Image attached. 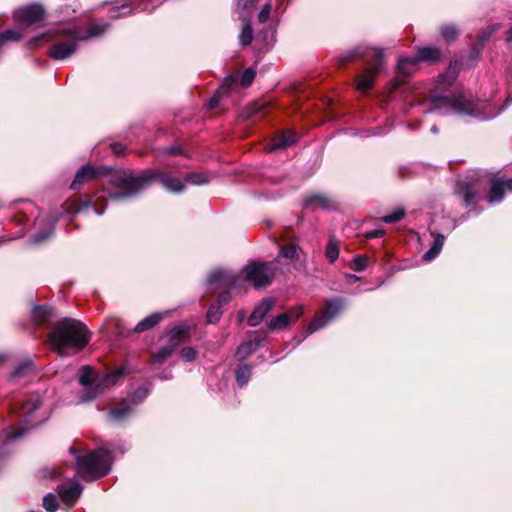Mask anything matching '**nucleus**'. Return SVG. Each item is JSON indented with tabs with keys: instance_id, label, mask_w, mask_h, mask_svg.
I'll use <instances>...</instances> for the list:
<instances>
[{
	"instance_id": "e2e57ef3",
	"label": "nucleus",
	"mask_w": 512,
	"mask_h": 512,
	"mask_svg": "<svg viewBox=\"0 0 512 512\" xmlns=\"http://www.w3.org/2000/svg\"><path fill=\"white\" fill-rule=\"evenodd\" d=\"M27 220V218L25 216H21L19 218H17V223L18 224H22L23 222H25Z\"/></svg>"
},
{
	"instance_id": "79ce46f5",
	"label": "nucleus",
	"mask_w": 512,
	"mask_h": 512,
	"mask_svg": "<svg viewBox=\"0 0 512 512\" xmlns=\"http://www.w3.org/2000/svg\"><path fill=\"white\" fill-rule=\"evenodd\" d=\"M405 215V212L403 209H398L394 211L393 213L386 215L383 217V221L386 223H395L400 221Z\"/></svg>"
},
{
	"instance_id": "393cba45",
	"label": "nucleus",
	"mask_w": 512,
	"mask_h": 512,
	"mask_svg": "<svg viewBox=\"0 0 512 512\" xmlns=\"http://www.w3.org/2000/svg\"><path fill=\"white\" fill-rule=\"evenodd\" d=\"M451 104L453 108L458 112L471 113L473 111L472 102L461 94L454 95Z\"/></svg>"
},
{
	"instance_id": "603ef678",
	"label": "nucleus",
	"mask_w": 512,
	"mask_h": 512,
	"mask_svg": "<svg viewBox=\"0 0 512 512\" xmlns=\"http://www.w3.org/2000/svg\"><path fill=\"white\" fill-rule=\"evenodd\" d=\"M230 300H231V296H230L229 291L220 293L219 298H218L220 305L227 304Z\"/></svg>"
},
{
	"instance_id": "680f3d73",
	"label": "nucleus",
	"mask_w": 512,
	"mask_h": 512,
	"mask_svg": "<svg viewBox=\"0 0 512 512\" xmlns=\"http://www.w3.org/2000/svg\"><path fill=\"white\" fill-rule=\"evenodd\" d=\"M218 103V95H215L211 100H210V107H214L216 106Z\"/></svg>"
},
{
	"instance_id": "2eb2a0df",
	"label": "nucleus",
	"mask_w": 512,
	"mask_h": 512,
	"mask_svg": "<svg viewBox=\"0 0 512 512\" xmlns=\"http://www.w3.org/2000/svg\"><path fill=\"white\" fill-rule=\"evenodd\" d=\"M236 282L237 278L226 270H215L209 276V283L219 287L231 289L235 286Z\"/></svg>"
},
{
	"instance_id": "39448f33",
	"label": "nucleus",
	"mask_w": 512,
	"mask_h": 512,
	"mask_svg": "<svg viewBox=\"0 0 512 512\" xmlns=\"http://www.w3.org/2000/svg\"><path fill=\"white\" fill-rule=\"evenodd\" d=\"M362 58L367 64V69L356 78V87L362 92L372 88L375 76L379 73L383 64V51L377 48H356L342 57V63Z\"/></svg>"
},
{
	"instance_id": "58836bf2",
	"label": "nucleus",
	"mask_w": 512,
	"mask_h": 512,
	"mask_svg": "<svg viewBox=\"0 0 512 512\" xmlns=\"http://www.w3.org/2000/svg\"><path fill=\"white\" fill-rule=\"evenodd\" d=\"M24 431H25L24 428H18V429L9 428L3 432L4 441L9 442V441L15 440V439L19 438L21 435H23Z\"/></svg>"
},
{
	"instance_id": "4468645a",
	"label": "nucleus",
	"mask_w": 512,
	"mask_h": 512,
	"mask_svg": "<svg viewBox=\"0 0 512 512\" xmlns=\"http://www.w3.org/2000/svg\"><path fill=\"white\" fill-rule=\"evenodd\" d=\"M297 141L296 133L292 130L281 132L274 136L271 143L268 145V151H275L278 149H285L292 146Z\"/></svg>"
},
{
	"instance_id": "0eeeda50",
	"label": "nucleus",
	"mask_w": 512,
	"mask_h": 512,
	"mask_svg": "<svg viewBox=\"0 0 512 512\" xmlns=\"http://www.w3.org/2000/svg\"><path fill=\"white\" fill-rule=\"evenodd\" d=\"M275 271L274 262L251 263L242 270V277L255 288H262L271 284Z\"/></svg>"
},
{
	"instance_id": "1a4fd4ad",
	"label": "nucleus",
	"mask_w": 512,
	"mask_h": 512,
	"mask_svg": "<svg viewBox=\"0 0 512 512\" xmlns=\"http://www.w3.org/2000/svg\"><path fill=\"white\" fill-rule=\"evenodd\" d=\"M13 17L16 22L26 25H33L44 20L45 11L41 5L32 4L17 9L14 12Z\"/></svg>"
},
{
	"instance_id": "7ed1b4c3",
	"label": "nucleus",
	"mask_w": 512,
	"mask_h": 512,
	"mask_svg": "<svg viewBox=\"0 0 512 512\" xmlns=\"http://www.w3.org/2000/svg\"><path fill=\"white\" fill-rule=\"evenodd\" d=\"M69 451L75 455L77 475L85 481L102 478L110 471L111 454L105 449L93 450L84 455L78 454L74 446Z\"/></svg>"
},
{
	"instance_id": "5fc2aeb1",
	"label": "nucleus",
	"mask_w": 512,
	"mask_h": 512,
	"mask_svg": "<svg viewBox=\"0 0 512 512\" xmlns=\"http://www.w3.org/2000/svg\"><path fill=\"white\" fill-rule=\"evenodd\" d=\"M111 148H112L113 152L117 155H120L125 151V147L121 143H112Z\"/></svg>"
},
{
	"instance_id": "09e8293b",
	"label": "nucleus",
	"mask_w": 512,
	"mask_h": 512,
	"mask_svg": "<svg viewBox=\"0 0 512 512\" xmlns=\"http://www.w3.org/2000/svg\"><path fill=\"white\" fill-rule=\"evenodd\" d=\"M498 29L497 26H491L487 28V31L482 32L478 35L480 43H483L488 37Z\"/></svg>"
},
{
	"instance_id": "4d7b16f0",
	"label": "nucleus",
	"mask_w": 512,
	"mask_h": 512,
	"mask_svg": "<svg viewBox=\"0 0 512 512\" xmlns=\"http://www.w3.org/2000/svg\"><path fill=\"white\" fill-rule=\"evenodd\" d=\"M439 254V252L437 250H434V248H430L425 254H424V259L425 260H433L437 255Z\"/></svg>"
},
{
	"instance_id": "864d4df0",
	"label": "nucleus",
	"mask_w": 512,
	"mask_h": 512,
	"mask_svg": "<svg viewBox=\"0 0 512 512\" xmlns=\"http://www.w3.org/2000/svg\"><path fill=\"white\" fill-rule=\"evenodd\" d=\"M258 0H239L238 6L243 9H248L255 5Z\"/></svg>"
},
{
	"instance_id": "69168bd1",
	"label": "nucleus",
	"mask_w": 512,
	"mask_h": 512,
	"mask_svg": "<svg viewBox=\"0 0 512 512\" xmlns=\"http://www.w3.org/2000/svg\"><path fill=\"white\" fill-rule=\"evenodd\" d=\"M431 131H432L433 133H436V132L438 131V129H437V127H436V126H433V127L431 128Z\"/></svg>"
},
{
	"instance_id": "c03bdc74",
	"label": "nucleus",
	"mask_w": 512,
	"mask_h": 512,
	"mask_svg": "<svg viewBox=\"0 0 512 512\" xmlns=\"http://www.w3.org/2000/svg\"><path fill=\"white\" fill-rule=\"evenodd\" d=\"M271 9H272L271 3H266L263 6V8L261 9V11L258 15L259 22L266 23L269 20L270 14H271Z\"/></svg>"
},
{
	"instance_id": "dca6fc26",
	"label": "nucleus",
	"mask_w": 512,
	"mask_h": 512,
	"mask_svg": "<svg viewBox=\"0 0 512 512\" xmlns=\"http://www.w3.org/2000/svg\"><path fill=\"white\" fill-rule=\"evenodd\" d=\"M274 305V301L271 299H264L258 306L255 307L254 311L248 318V324L250 326H257L262 319L270 312Z\"/></svg>"
},
{
	"instance_id": "de8ad7c7",
	"label": "nucleus",
	"mask_w": 512,
	"mask_h": 512,
	"mask_svg": "<svg viewBox=\"0 0 512 512\" xmlns=\"http://www.w3.org/2000/svg\"><path fill=\"white\" fill-rule=\"evenodd\" d=\"M52 232H53V225L51 223H49L48 227H47V232L43 233V234L35 235L34 242L35 243H40V242L44 241L45 239H47L52 234Z\"/></svg>"
},
{
	"instance_id": "bf43d9fd",
	"label": "nucleus",
	"mask_w": 512,
	"mask_h": 512,
	"mask_svg": "<svg viewBox=\"0 0 512 512\" xmlns=\"http://www.w3.org/2000/svg\"><path fill=\"white\" fill-rule=\"evenodd\" d=\"M504 189L512 192V179L502 182Z\"/></svg>"
},
{
	"instance_id": "6e6d98bb",
	"label": "nucleus",
	"mask_w": 512,
	"mask_h": 512,
	"mask_svg": "<svg viewBox=\"0 0 512 512\" xmlns=\"http://www.w3.org/2000/svg\"><path fill=\"white\" fill-rule=\"evenodd\" d=\"M384 235V231L383 230H372V231H369L366 233V238L368 239H371V238H379V237H382Z\"/></svg>"
},
{
	"instance_id": "4c0bfd02",
	"label": "nucleus",
	"mask_w": 512,
	"mask_h": 512,
	"mask_svg": "<svg viewBox=\"0 0 512 512\" xmlns=\"http://www.w3.org/2000/svg\"><path fill=\"white\" fill-rule=\"evenodd\" d=\"M222 315V311L220 309V306L217 305H211L207 311V321L209 323H216L219 321L220 317Z\"/></svg>"
},
{
	"instance_id": "6e6552de",
	"label": "nucleus",
	"mask_w": 512,
	"mask_h": 512,
	"mask_svg": "<svg viewBox=\"0 0 512 512\" xmlns=\"http://www.w3.org/2000/svg\"><path fill=\"white\" fill-rule=\"evenodd\" d=\"M343 304L339 299H332L326 302L321 315L315 317L308 327L310 333L323 328L331 319H333L342 309Z\"/></svg>"
},
{
	"instance_id": "7c9ffc66",
	"label": "nucleus",
	"mask_w": 512,
	"mask_h": 512,
	"mask_svg": "<svg viewBox=\"0 0 512 512\" xmlns=\"http://www.w3.org/2000/svg\"><path fill=\"white\" fill-rule=\"evenodd\" d=\"M253 39V31L251 24L248 21H245L242 26V31L240 34V41L242 45L247 46L252 42Z\"/></svg>"
},
{
	"instance_id": "f03ea898",
	"label": "nucleus",
	"mask_w": 512,
	"mask_h": 512,
	"mask_svg": "<svg viewBox=\"0 0 512 512\" xmlns=\"http://www.w3.org/2000/svg\"><path fill=\"white\" fill-rule=\"evenodd\" d=\"M49 342L57 354L68 356L84 349L89 342V333L80 321L65 318L54 326Z\"/></svg>"
},
{
	"instance_id": "8fccbe9b",
	"label": "nucleus",
	"mask_w": 512,
	"mask_h": 512,
	"mask_svg": "<svg viewBox=\"0 0 512 512\" xmlns=\"http://www.w3.org/2000/svg\"><path fill=\"white\" fill-rule=\"evenodd\" d=\"M443 244H444V236L438 235L434 240L432 248H434V250H437L440 253V251L443 247Z\"/></svg>"
},
{
	"instance_id": "bb28decb",
	"label": "nucleus",
	"mask_w": 512,
	"mask_h": 512,
	"mask_svg": "<svg viewBox=\"0 0 512 512\" xmlns=\"http://www.w3.org/2000/svg\"><path fill=\"white\" fill-rule=\"evenodd\" d=\"M174 351L175 349L173 348V346L167 344L164 347H162L157 353H154L152 355V362L161 364L168 357H170Z\"/></svg>"
},
{
	"instance_id": "0e129e2a",
	"label": "nucleus",
	"mask_w": 512,
	"mask_h": 512,
	"mask_svg": "<svg viewBox=\"0 0 512 512\" xmlns=\"http://www.w3.org/2000/svg\"><path fill=\"white\" fill-rule=\"evenodd\" d=\"M94 210H95V212H96L97 214H99V215H101V214L103 213V211H102V210H98L96 207H94Z\"/></svg>"
},
{
	"instance_id": "72a5a7b5",
	"label": "nucleus",
	"mask_w": 512,
	"mask_h": 512,
	"mask_svg": "<svg viewBox=\"0 0 512 512\" xmlns=\"http://www.w3.org/2000/svg\"><path fill=\"white\" fill-rule=\"evenodd\" d=\"M251 377V370L247 365L241 366L236 372V380L240 386H244Z\"/></svg>"
},
{
	"instance_id": "b1692460",
	"label": "nucleus",
	"mask_w": 512,
	"mask_h": 512,
	"mask_svg": "<svg viewBox=\"0 0 512 512\" xmlns=\"http://www.w3.org/2000/svg\"><path fill=\"white\" fill-rule=\"evenodd\" d=\"M505 194L504 185L497 179H492L491 189L488 197L490 203L500 202L503 200Z\"/></svg>"
},
{
	"instance_id": "cd10ccee",
	"label": "nucleus",
	"mask_w": 512,
	"mask_h": 512,
	"mask_svg": "<svg viewBox=\"0 0 512 512\" xmlns=\"http://www.w3.org/2000/svg\"><path fill=\"white\" fill-rule=\"evenodd\" d=\"M186 181L194 185H203L209 182L210 177L203 172H192L186 176Z\"/></svg>"
},
{
	"instance_id": "473e14b6",
	"label": "nucleus",
	"mask_w": 512,
	"mask_h": 512,
	"mask_svg": "<svg viewBox=\"0 0 512 512\" xmlns=\"http://www.w3.org/2000/svg\"><path fill=\"white\" fill-rule=\"evenodd\" d=\"M90 204H91L90 199H88L83 204L75 202V201H70L65 204L64 209L69 214H77V213L81 212L83 208H87Z\"/></svg>"
},
{
	"instance_id": "a211bd4d",
	"label": "nucleus",
	"mask_w": 512,
	"mask_h": 512,
	"mask_svg": "<svg viewBox=\"0 0 512 512\" xmlns=\"http://www.w3.org/2000/svg\"><path fill=\"white\" fill-rule=\"evenodd\" d=\"M163 319V313L155 312L141 320L133 329L135 333L148 331L159 324Z\"/></svg>"
},
{
	"instance_id": "e433bc0d",
	"label": "nucleus",
	"mask_w": 512,
	"mask_h": 512,
	"mask_svg": "<svg viewBox=\"0 0 512 512\" xmlns=\"http://www.w3.org/2000/svg\"><path fill=\"white\" fill-rule=\"evenodd\" d=\"M256 76V72L252 68L246 69L242 75H239V81L242 87L249 86Z\"/></svg>"
},
{
	"instance_id": "5701e85b",
	"label": "nucleus",
	"mask_w": 512,
	"mask_h": 512,
	"mask_svg": "<svg viewBox=\"0 0 512 512\" xmlns=\"http://www.w3.org/2000/svg\"><path fill=\"white\" fill-rule=\"evenodd\" d=\"M132 412V408L126 402H122L116 408L112 409L108 416L111 421H122Z\"/></svg>"
},
{
	"instance_id": "13d9d810",
	"label": "nucleus",
	"mask_w": 512,
	"mask_h": 512,
	"mask_svg": "<svg viewBox=\"0 0 512 512\" xmlns=\"http://www.w3.org/2000/svg\"><path fill=\"white\" fill-rule=\"evenodd\" d=\"M167 152L171 155H178L182 153V150L178 147H170L167 149Z\"/></svg>"
},
{
	"instance_id": "052dcab7",
	"label": "nucleus",
	"mask_w": 512,
	"mask_h": 512,
	"mask_svg": "<svg viewBox=\"0 0 512 512\" xmlns=\"http://www.w3.org/2000/svg\"><path fill=\"white\" fill-rule=\"evenodd\" d=\"M446 78H449L447 85H450V84L454 81V76H451V77H450V76H444V75H442V76H440V82H439V85H440V84H441V83H442Z\"/></svg>"
},
{
	"instance_id": "49530a36",
	"label": "nucleus",
	"mask_w": 512,
	"mask_h": 512,
	"mask_svg": "<svg viewBox=\"0 0 512 512\" xmlns=\"http://www.w3.org/2000/svg\"><path fill=\"white\" fill-rule=\"evenodd\" d=\"M368 259L365 256H359L354 260V270L362 271L367 266Z\"/></svg>"
},
{
	"instance_id": "a19ab883",
	"label": "nucleus",
	"mask_w": 512,
	"mask_h": 512,
	"mask_svg": "<svg viewBox=\"0 0 512 512\" xmlns=\"http://www.w3.org/2000/svg\"><path fill=\"white\" fill-rule=\"evenodd\" d=\"M239 82V74H232L226 77L220 87V91H228Z\"/></svg>"
},
{
	"instance_id": "9d476101",
	"label": "nucleus",
	"mask_w": 512,
	"mask_h": 512,
	"mask_svg": "<svg viewBox=\"0 0 512 512\" xmlns=\"http://www.w3.org/2000/svg\"><path fill=\"white\" fill-rule=\"evenodd\" d=\"M41 405V398L39 395L30 396L21 406L19 412L20 421L31 427L40 423L39 420H36L33 413L39 408Z\"/></svg>"
},
{
	"instance_id": "37998d69",
	"label": "nucleus",
	"mask_w": 512,
	"mask_h": 512,
	"mask_svg": "<svg viewBox=\"0 0 512 512\" xmlns=\"http://www.w3.org/2000/svg\"><path fill=\"white\" fill-rule=\"evenodd\" d=\"M180 355L185 361L190 362L196 359L197 351L192 347H185L181 350Z\"/></svg>"
},
{
	"instance_id": "f257e3e1",
	"label": "nucleus",
	"mask_w": 512,
	"mask_h": 512,
	"mask_svg": "<svg viewBox=\"0 0 512 512\" xmlns=\"http://www.w3.org/2000/svg\"><path fill=\"white\" fill-rule=\"evenodd\" d=\"M153 181L161 182L166 189L172 192H181L184 189L180 179L160 170H145L139 174L117 171L110 175L109 182L119 191L112 193L110 197L114 200L133 197Z\"/></svg>"
},
{
	"instance_id": "6ab92c4d",
	"label": "nucleus",
	"mask_w": 512,
	"mask_h": 512,
	"mask_svg": "<svg viewBox=\"0 0 512 512\" xmlns=\"http://www.w3.org/2000/svg\"><path fill=\"white\" fill-rule=\"evenodd\" d=\"M53 315V309L50 306H35L32 311V316L37 325H43L48 322V320Z\"/></svg>"
},
{
	"instance_id": "412c9836",
	"label": "nucleus",
	"mask_w": 512,
	"mask_h": 512,
	"mask_svg": "<svg viewBox=\"0 0 512 512\" xmlns=\"http://www.w3.org/2000/svg\"><path fill=\"white\" fill-rule=\"evenodd\" d=\"M307 205H315L317 207H321L323 209H332L335 208V202L332 198L325 194H315L311 196L307 202Z\"/></svg>"
},
{
	"instance_id": "2f4dec72",
	"label": "nucleus",
	"mask_w": 512,
	"mask_h": 512,
	"mask_svg": "<svg viewBox=\"0 0 512 512\" xmlns=\"http://www.w3.org/2000/svg\"><path fill=\"white\" fill-rule=\"evenodd\" d=\"M258 344L253 341H247L241 344L237 350V355L239 358L244 359L248 355H250L256 348Z\"/></svg>"
},
{
	"instance_id": "aec40b11",
	"label": "nucleus",
	"mask_w": 512,
	"mask_h": 512,
	"mask_svg": "<svg viewBox=\"0 0 512 512\" xmlns=\"http://www.w3.org/2000/svg\"><path fill=\"white\" fill-rule=\"evenodd\" d=\"M417 64H418V59H416L415 57H413V58L401 57L398 60L397 71L399 74L403 75L404 77H407L413 73Z\"/></svg>"
},
{
	"instance_id": "c85d7f7f",
	"label": "nucleus",
	"mask_w": 512,
	"mask_h": 512,
	"mask_svg": "<svg viewBox=\"0 0 512 512\" xmlns=\"http://www.w3.org/2000/svg\"><path fill=\"white\" fill-rule=\"evenodd\" d=\"M23 34L21 31L18 30H6L2 33H0V46L5 44L6 42H15L19 41L22 38Z\"/></svg>"
},
{
	"instance_id": "4be33fe9",
	"label": "nucleus",
	"mask_w": 512,
	"mask_h": 512,
	"mask_svg": "<svg viewBox=\"0 0 512 512\" xmlns=\"http://www.w3.org/2000/svg\"><path fill=\"white\" fill-rule=\"evenodd\" d=\"M415 58L418 59V62H435L438 61L440 58V51L435 47L419 48L417 51V56Z\"/></svg>"
},
{
	"instance_id": "c9c22d12",
	"label": "nucleus",
	"mask_w": 512,
	"mask_h": 512,
	"mask_svg": "<svg viewBox=\"0 0 512 512\" xmlns=\"http://www.w3.org/2000/svg\"><path fill=\"white\" fill-rule=\"evenodd\" d=\"M441 34L446 41L451 42L458 37V30L453 25H446L442 27Z\"/></svg>"
},
{
	"instance_id": "ea45409f",
	"label": "nucleus",
	"mask_w": 512,
	"mask_h": 512,
	"mask_svg": "<svg viewBox=\"0 0 512 512\" xmlns=\"http://www.w3.org/2000/svg\"><path fill=\"white\" fill-rule=\"evenodd\" d=\"M33 370V363L32 361L30 360H27L25 362H23L22 364H20L14 371V377L15 378H18V377H21L22 375L30 372Z\"/></svg>"
},
{
	"instance_id": "f3484780",
	"label": "nucleus",
	"mask_w": 512,
	"mask_h": 512,
	"mask_svg": "<svg viewBox=\"0 0 512 512\" xmlns=\"http://www.w3.org/2000/svg\"><path fill=\"white\" fill-rule=\"evenodd\" d=\"M189 339V328L181 325L172 328L168 334V344L176 349L181 343Z\"/></svg>"
},
{
	"instance_id": "a878e982",
	"label": "nucleus",
	"mask_w": 512,
	"mask_h": 512,
	"mask_svg": "<svg viewBox=\"0 0 512 512\" xmlns=\"http://www.w3.org/2000/svg\"><path fill=\"white\" fill-rule=\"evenodd\" d=\"M326 257L329 259L331 263L336 261L339 257V242L331 237L328 241V244L326 246L325 250Z\"/></svg>"
},
{
	"instance_id": "a18cd8bd",
	"label": "nucleus",
	"mask_w": 512,
	"mask_h": 512,
	"mask_svg": "<svg viewBox=\"0 0 512 512\" xmlns=\"http://www.w3.org/2000/svg\"><path fill=\"white\" fill-rule=\"evenodd\" d=\"M265 104L262 103V104H258V103H253L251 104L250 106H248L247 108V117H253V116H256L257 114H260L262 112V110L265 108Z\"/></svg>"
},
{
	"instance_id": "20e7f679",
	"label": "nucleus",
	"mask_w": 512,
	"mask_h": 512,
	"mask_svg": "<svg viewBox=\"0 0 512 512\" xmlns=\"http://www.w3.org/2000/svg\"><path fill=\"white\" fill-rule=\"evenodd\" d=\"M103 31L104 27L99 25H92L87 31L79 27L59 30L58 38L49 49V55L55 60H64L76 51L78 41L97 36Z\"/></svg>"
},
{
	"instance_id": "3c124183",
	"label": "nucleus",
	"mask_w": 512,
	"mask_h": 512,
	"mask_svg": "<svg viewBox=\"0 0 512 512\" xmlns=\"http://www.w3.org/2000/svg\"><path fill=\"white\" fill-rule=\"evenodd\" d=\"M475 200V194L469 188L464 191V201L467 205L473 203Z\"/></svg>"
},
{
	"instance_id": "423d86ee",
	"label": "nucleus",
	"mask_w": 512,
	"mask_h": 512,
	"mask_svg": "<svg viewBox=\"0 0 512 512\" xmlns=\"http://www.w3.org/2000/svg\"><path fill=\"white\" fill-rule=\"evenodd\" d=\"M121 374L122 372L118 370L112 374L98 375L89 366H83L79 376V383L83 387L80 392L81 401L88 402L95 399L105 388L115 385Z\"/></svg>"
},
{
	"instance_id": "f8f14e48",
	"label": "nucleus",
	"mask_w": 512,
	"mask_h": 512,
	"mask_svg": "<svg viewBox=\"0 0 512 512\" xmlns=\"http://www.w3.org/2000/svg\"><path fill=\"white\" fill-rule=\"evenodd\" d=\"M104 172H106L105 168H96L90 165H84L76 173L75 179L71 184V188L73 190H77L82 184L98 178Z\"/></svg>"
},
{
	"instance_id": "774afa93",
	"label": "nucleus",
	"mask_w": 512,
	"mask_h": 512,
	"mask_svg": "<svg viewBox=\"0 0 512 512\" xmlns=\"http://www.w3.org/2000/svg\"><path fill=\"white\" fill-rule=\"evenodd\" d=\"M37 41H38V39H34V40L32 41V45H36V44H37Z\"/></svg>"
},
{
	"instance_id": "ddd939ff",
	"label": "nucleus",
	"mask_w": 512,
	"mask_h": 512,
	"mask_svg": "<svg viewBox=\"0 0 512 512\" xmlns=\"http://www.w3.org/2000/svg\"><path fill=\"white\" fill-rule=\"evenodd\" d=\"M82 492V487L77 482H70L58 487V493L64 503L72 506L79 498Z\"/></svg>"
},
{
	"instance_id": "f704fd0d",
	"label": "nucleus",
	"mask_w": 512,
	"mask_h": 512,
	"mask_svg": "<svg viewBox=\"0 0 512 512\" xmlns=\"http://www.w3.org/2000/svg\"><path fill=\"white\" fill-rule=\"evenodd\" d=\"M43 507L48 512H55L58 509V500L54 494H47L43 499Z\"/></svg>"
},
{
	"instance_id": "338daca9",
	"label": "nucleus",
	"mask_w": 512,
	"mask_h": 512,
	"mask_svg": "<svg viewBox=\"0 0 512 512\" xmlns=\"http://www.w3.org/2000/svg\"><path fill=\"white\" fill-rule=\"evenodd\" d=\"M56 476H57V472L53 471V473L51 474V477H56Z\"/></svg>"
},
{
	"instance_id": "c756f323",
	"label": "nucleus",
	"mask_w": 512,
	"mask_h": 512,
	"mask_svg": "<svg viewBox=\"0 0 512 512\" xmlns=\"http://www.w3.org/2000/svg\"><path fill=\"white\" fill-rule=\"evenodd\" d=\"M280 254H281V256H283L287 259H290L292 261L299 259V252H298L297 246L293 243L282 246L281 250H280Z\"/></svg>"
},
{
	"instance_id": "9b49d317",
	"label": "nucleus",
	"mask_w": 512,
	"mask_h": 512,
	"mask_svg": "<svg viewBox=\"0 0 512 512\" xmlns=\"http://www.w3.org/2000/svg\"><path fill=\"white\" fill-rule=\"evenodd\" d=\"M301 314H302L301 306L291 308L289 311L274 317L270 321L269 327L272 330L284 329V328L290 326L292 323H295L299 319Z\"/></svg>"
}]
</instances>
